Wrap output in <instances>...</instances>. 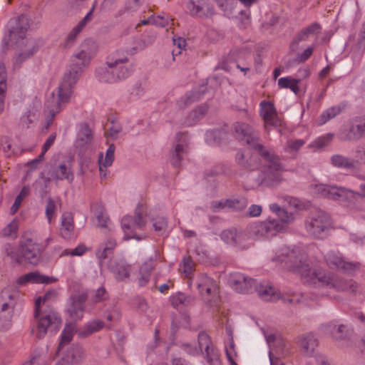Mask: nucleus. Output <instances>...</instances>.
<instances>
[{"mask_svg": "<svg viewBox=\"0 0 365 365\" xmlns=\"http://www.w3.org/2000/svg\"><path fill=\"white\" fill-rule=\"evenodd\" d=\"M274 261L284 262L287 267L299 274L304 283L317 287H335L339 291H356L357 285L352 280H336L330 273L317 267L315 259L309 257L303 250L283 247Z\"/></svg>", "mask_w": 365, "mask_h": 365, "instance_id": "f257e3e1", "label": "nucleus"}, {"mask_svg": "<svg viewBox=\"0 0 365 365\" xmlns=\"http://www.w3.org/2000/svg\"><path fill=\"white\" fill-rule=\"evenodd\" d=\"M91 59L79 51L75 53L71 58L70 68L67 71L58 88V95L53 93L46 102L47 113V125L49 126L56 115L60 113L65 106L68 103L73 94V88L83 69L87 67Z\"/></svg>", "mask_w": 365, "mask_h": 365, "instance_id": "f03ea898", "label": "nucleus"}, {"mask_svg": "<svg viewBox=\"0 0 365 365\" xmlns=\"http://www.w3.org/2000/svg\"><path fill=\"white\" fill-rule=\"evenodd\" d=\"M29 27V19L26 16L21 15L15 20V25L12 26L9 30L10 43L19 46L22 51L16 58L18 63L32 56L38 49L34 46L33 41L26 39V34Z\"/></svg>", "mask_w": 365, "mask_h": 365, "instance_id": "7ed1b4c3", "label": "nucleus"}, {"mask_svg": "<svg viewBox=\"0 0 365 365\" xmlns=\"http://www.w3.org/2000/svg\"><path fill=\"white\" fill-rule=\"evenodd\" d=\"M128 62L127 57H119L118 51L113 53L108 58L106 68H101L97 71L101 81L115 83L129 76L130 71L125 66Z\"/></svg>", "mask_w": 365, "mask_h": 365, "instance_id": "20e7f679", "label": "nucleus"}, {"mask_svg": "<svg viewBox=\"0 0 365 365\" xmlns=\"http://www.w3.org/2000/svg\"><path fill=\"white\" fill-rule=\"evenodd\" d=\"M34 318L36 321V327L32 329V333L38 339L43 338L48 331L58 330L62 323L61 317L53 309L41 311L40 308H35Z\"/></svg>", "mask_w": 365, "mask_h": 365, "instance_id": "39448f33", "label": "nucleus"}, {"mask_svg": "<svg viewBox=\"0 0 365 365\" xmlns=\"http://www.w3.org/2000/svg\"><path fill=\"white\" fill-rule=\"evenodd\" d=\"M11 259L17 264L28 262L36 265L41 260V250L37 243L34 242L31 239H26L21 242L18 250L11 253H7Z\"/></svg>", "mask_w": 365, "mask_h": 365, "instance_id": "423d86ee", "label": "nucleus"}, {"mask_svg": "<svg viewBox=\"0 0 365 365\" xmlns=\"http://www.w3.org/2000/svg\"><path fill=\"white\" fill-rule=\"evenodd\" d=\"M285 230V226L275 219L268 218L265 221L250 224L247 227V235L255 240L264 236H273Z\"/></svg>", "mask_w": 365, "mask_h": 365, "instance_id": "0eeeda50", "label": "nucleus"}, {"mask_svg": "<svg viewBox=\"0 0 365 365\" xmlns=\"http://www.w3.org/2000/svg\"><path fill=\"white\" fill-rule=\"evenodd\" d=\"M330 216L322 210H317L305 221V228L309 234L317 238H322L331 227Z\"/></svg>", "mask_w": 365, "mask_h": 365, "instance_id": "6e6552de", "label": "nucleus"}, {"mask_svg": "<svg viewBox=\"0 0 365 365\" xmlns=\"http://www.w3.org/2000/svg\"><path fill=\"white\" fill-rule=\"evenodd\" d=\"M142 206L137 207L135 212V218L130 216H125L121 220L122 229L125 234V240L136 239L140 240L143 237L137 235L135 230L137 229H142L146 224L145 220L142 217Z\"/></svg>", "mask_w": 365, "mask_h": 365, "instance_id": "1a4fd4ad", "label": "nucleus"}, {"mask_svg": "<svg viewBox=\"0 0 365 365\" xmlns=\"http://www.w3.org/2000/svg\"><path fill=\"white\" fill-rule=\"evenodd\" d=\"M314 192L319 197L334 200H346L354 196V192L342 187L330 186L327 185H316Z\"/></svg>", "mask_w": 365, "mask_h": 365, "instance_id": "9d476101", "label": "nucleus"}, {"mask_svg": "<svg viewBox=\"0 0 365 365\" xmlns=\"http://www.w3.org/2000/svg\"><path fill=\"white\" fill-rule=\"evenodd\" d=\"M195 285L204 299L210 301L218 293V285L216 281L206 274L201 273L197 276Z\"/></svg>", "mask_w": 365, "mask_h": 365, "instance_id": "9b49d317", "label": "nucleus"}, {"mask_svg": "<svg viewBox=\"0 0 365 365\" xmlns=\"http://www.w3.org/2000/svg\"><path fill=\"white\" fill-rule=\"evenodd\" d=\"M259 106V115L264 120L266 129L268 125L273 127L282 125V120L277 115L273 103L263 101L260 103Z\"/></svg>", "mask_w": 365, "mask_h": 365, "instance_id": "f8f14e48", "label": "nucleus"}, {"mask_svg": "<svg viewBox=\"0 0 365 365\" xmlns=\"http://www.w3.org/2000/svg\"><path fill=\"white\" fill-rule=\"evenodd\" d=\"M198 345L201 351L205 349L207 361L210 365H221L218 351L207 334L202 331L198 334Z\"/></svg>", "mask_w": 365, "mask_h": 365, "instance_id": "ddd939ff", "label": "nucleus"}, {"mask_svg": "<svg viewBox=\"0 0 365 365\" xmlns=\"http://www.w3.org/2000/svg\"><path fill=\"white\" fill-rule=\"evenodd\" d=\"M327 265L331 269H340L344 272H351L359 267V263L346 262L339 252L331 251L325 257Z\"/></svg>", "mask_w": 365, "mask_h": 365, "instance_id": "4468645a", "label": "nucleus"}, {"mask_svg": "<svg viewBox=\"0 0 365 365\" xmlns=\"http://www.w3.org/2000/svg\"><path fill=\"white\" fill-rule=\"evenodd\" d=\"M176 143L171 152L170 162L174 166H178L183 155L187 153L188 136L187 133H178L175 135Z\"/></svg>", "mask_w": 365, "mask_h": 365, "instance_id": "2eb2a0df", "label": "nucleus"}, {"mask_svg": "<svg viewBox=\"0 0 365 365\" xmlns=\"http://www.w3.org/2000/svg\"><path fill=\"white\" fill-rule=\"evenodd\" d=\"M235 137L248 145H254L259 141V135L252 128L245 123L237 122L234 124Z\"/></svg>", "mask_w": 365, "mask_h": 365, "instance_id": "dca6fc26", "label": "nucleus"}, {"mask_svg": "<svg viewBox=\"0 0 365 365\" xmlns=\"http://www.w3.org/2000/svg\"><path fill=\"white\" fill-rule=\"evenodd\" d=\"M221 238L227 244L236 245L243 249L247 247L246 240L250 239L247 235V229L244 232H237L236 229L225 230L222 232Z\"/></svg>", "mask_w": 365, "mask_h": 365, "instance_id": "f3484780", "label": "nucleus"}, {"mask_svg": "<svg viewBox=\"0 0 365 365\" xmlns=\"http://www.w3.org/2000/svg\"><path fill=\"white\" fill-rule=\"evenodd\" d=\"M85 354L83 348L79 345H72L68 348L61 361L56 365H76L83 361Z\"/></svg>", "mask_w": 365, "mask_h": 365, "instance_id": "a211bd4d", "label": "nucleus"}, {"mask_svg": "<svg viewBox=\"0 0 365 365\" xmlns=\"http://www.w3.org/2000/svg\"><path fill=\"white\" fill-rule=\"evenodd\" d=\"M230 283L232 287L239 293H248L252 291L254 284V280L247 278L240 273L231 274Z\"/></svg>", "mask_w": 365, "mask_h": 365, "instance_id": "6ab92c4d", "label": "nucleus"}, {"mask_svg": "<svg viewBox=\"0 0 365 365\" xmlns=\"http://www.w3.org/2000/svg\"><path fill=\"white\" fill-rule=\"evenodd\" d=\"M297 344L303 354L311 356L318 346V340L313 334L307 333L299 336Z\"/></svg>", "mask_w": 365, "mask_h": 365, "instance_id": "aec40b11", "label": "nucleus"}, {"mask_svg": "<svg viewBox=\"0 0 365 365\" xmlns=\"http://www.w3.org/2000/svg\"><path fill=\"white\" fill-rule=\"evenodd\" d=\"M187 8L192 16L207 17L214 14V8L205 0H191Z\"/></svg>", "mask_w": 365, "mask_h": 365, "instance_id": "412c9836", "label": "nucleus"}, {"mask_svg": "<svg viewBox=\"0 0 365 365\" xmlns=\"http://www.w3.org/2000/svg\"><path fill=\"white\" fill-rule=\"evenodd\" d=\"M284 171L282 163L267 165L264 171V181L270 186L277 185L283 180L282 173Z\"/></svg>", "mask_w": 365, "mask_h": 365, "instance_id": "4be33fe9", "label": "nucleus"}, {"mask_svg": "<svg viewBox=\"0 0 365 365\" xmlns=\"http://www.w3.org/2000/svg\"><path fill=\"white\" fill-rule=\"evenodd\" d=\"M71 303L68 309L70 317L75 320L82 319L83 316V304L87 299L86 294H78L71 297Z\"/></svg>", "mask_w": 365, "mask_h": 365, "instance_id": "5701e85b", "label": "nucleus"}, {"mask_svg": "<svg viewBox=\"0 0 365 365\" xmlns=\"http://www.w3.org/2000/svg\"><path fill=\"white\" fill-rule=\"evenodd\" d=\"M117 247V242L113 238H108L102 242L96 250V255L102 266L103 260L113 254V251Z\"/></svg>", "mask_w": 365, "mask_h": 365, "instance_id": "b1692460", "label": "nucleus"}, {"mask_svg": "<svg viewBox=\"0 0 365 365\" xmlns=\"http://www.w3.org/2000/svg\"><path fill=\"white\" fill-rule=\"evenodd\" d=\"M91 13L89 12L79 23L74 26L66 37L62 46L63 48H69L73 46L78 35L82 31L90 19Z\"/></svg>", "mask_w": 365, "mask_h": 365, "instance_id": "393cba45", "label": "nucleus"}, {"mask_svg": "<svg viewBox=\"0 0 365 365\" xmlns=\"http://www.w3.org/2000/svg\"><path fill=\"white\" fill-rule=\"evenodd\" d=\"M237 163L242 168L252 170L259 166V158L255 155H251L249 152H240L236 155Z\"/></svg>", "mask_w": 365, "mask_h": 365, "instance_id": "a878e982", "label": "nucleus"}, {"mask_svg": "<svg viewBox=\"0 0 365 365\" xmlns=\"http://www.w3.org/2000/svg\"><path fill=\"white\" fill-rule=\"evenodd\" d=\"M255 289L259 297L264 301L275 302L279 299V292L268 284H259Z\"/></svg>", "mask_w": 365, "mask_h": 365, "instance_id": "bb28decb", "label": "nucleus"}, {"mask_svg": "<svg viewBox=\"0 0 365 365\" xmlns=\"http://www.w3.org/2000/svg\"><path fill=\"white\" fill-rule=\"evenodd\" d=\"M53 281L45 275L40 274L38 272H31L19 277L16 282L19 285H24L29 282L48 284Z\"/></svg>", "mask_w": 365, "mask_h": 365, "instance_id": "cd10ccee", "label": "nucleus"}, {"mask_svg": "<svg viewBox=\"0 0 365 365\" xmlns=\"http://www.w3.org/2000/svg\"><path fill=\"white\" fill-rule=\"evenodd\" d=\"M115 145L113 144H110L106 151V157L103 158V154L101 153L98 158V164H99V171L101 176L104 178L106 176V170L109 166H110L114 160V153H115Z\"/></svg>", "mask_w": 365, "mask_h": 365, "instance_id": "c85d7f7f", "label": "nucleus"}, {"mask_svg": "<svg viewBox=\"0 0 365 365\" xmlns=\"http://www.w3.org/2000/svg\"><path fill=\"white\" fill-rule=\"evenodd\" d=\"M74 224L73 217L71 212H64L61 216V234L65 239H68L71 237L73 232Z\"/></svg>", "mask_w": 365, "mask_h": 365, "instance_id": "c756f323", "label": "nucleus"}, {"mask_svg": "<svg viewBox=\"0 0 365 365\" xmlns=\"http://www.w3.org/2000/svg\"><path fill=\"white\" fill-rule=\"evenodd\" d=\"M253 147L259 151L261 157L269 163L268 165L281 163L279 156L277 155L272 150L267 149L262 144L258 143V142Z\"/></svg>", "mask_w": 365, "mask_h": 365, "instance_id": "7c9ffc66", "label": "nucleus"}, {"mask_svg": "<svg viewBox=\"0 0 365 365\" xmlns=\"http://www.w3.org/2000/svg\"><path fill=\"white\" fill-rule=\"evenodd\" d=\"M110 270L117 280L123 281L129 277L130 267L123 262H119L112 265Z\"/></svg>", "mask_w": 365, "mask_h": 365, "instance_id": "2f4dec72", "label": "nucleus"}, {"mask_svg": "<svg viewBox=\"0 0 365 365\" xmlns=\"http://www.w3.org/2000/svg\"><path fill=\"white\" fill-rule=\"evenodd\" d=\"M333 166L342 169H353L355 168L354 161L342 155H334L331 158Z\"/></svg>", "mask_w": 365, "mask_h": 365, "instance_id": "473e14b6", "label": "nucleus"}, {"mask_svg": "<svg viewBox=\"0 0 365 365\" xmlns=\"http://www.w3.org/2000/svg\"><path fill=\"white\" fill-rule=\"evenodd\" d=\"M171 304L175 308L180 307H187L191 305L195 302V297L192 296H186L183 293H178L170 298Z\"/></svg>", "mask_w": 365, "mask_h": 365, "instance_id": "72a5a7b5", "label": "nucleus"}, {"mask_svg": "<svg viewBox=\"0 0 365 365\" xmlns=\"http://www.w3.org/2000/svg\"><path fill=\"white\" fill-rule=\"evenodd\" d=\"M98 50V45L96 42L91 39L88 38L84 40L80 45L79 51L92 59L96 55Z\"/></svg>", "mask_w": 365, "mask_h": 365, "instance_id": "f704fd0d", "label": "nucleus"}, {"mask_svg": "<svg viewBox=\"0 0 365 365\" xmlns=\"http://www.w3.org/2000/svg\"><path fill=\"white\" fill-rule=\"evenodd\" d=\"M92 130L87 124L81 125L78 133L76 143L78 146H83L92 140Z\"/></svg>", "mask_w": 365, "mask_h": 365, "instance_id": "c9c22d12", "label": "nucleus"}, {"mask_svg": "<svg viewBox=\"0 0 365 365\" xmlns=\"http://www.w3.org/2000/svg\"><path fill=\"white\" fill-rule=\"evenodd\" d=\"M300 80L292 77H283L278 80V86L282 88H289L295 94L299 92Z\"/></svg>", "mask_w": 365, "mask_h": 365, "instance_id": "e433bc0d", "label": "nucleus"}, {"mask_svg": "<svg viewBox=\"0 0 365 365\" xmlns=\"http://www.w3.org/2000/svg\"><path fill=\"white\" fill-rule=\"evenodd\" d=\"M104 327V322L100 319H96L89 322L81 331L80 334L83 336H88L95 332L102 329Z\"/></svg>", "mask_w": 365, "mask_h": 365, "instance_id": "4c0bfd02", "label": "nucleus"}, {"mask_svg": "<svg viewBox=\"0 0 365 365\" xmlns=\"http://www.w3.org/2000/svg\"><path fill=\"white\" fill-rule=\"evenodd\" d=\"M55 179L56 180H66L69 182H71L73 180V174L71 170V168L65 164L59 165V167L55 171Z\"/></svg>", "mask_w": 365, "mask_h": 365, "instance_id": "58836bf2", "label": "nucleus"}, {"mask_svg": "<svg viewBox=\"0 0 365 365\" xmlns=\"http://www.w3.org/2000/svg\"><path fill=\"white\" fill-rule=\"evenodd\" d=\"M365 132V121H361L358 124L352 125L347 134L348 140L357 139L362 136Z\"/></svg>", "mask_w": 365, "mask_h": 365, "instance_id": "ea45409f", "label": "nucleus"}, {"mask_svg": "<svg viewBox=\"0 0 365 365\" xmlns=\"http://www.w3.org/2000/svg\"><path fill=\"white\" fill-rule=\"evenodd\" d=\"M328 329L335 339H342L348 331L345 325H336L335 323H330L328 325Z\"/></svg>", "mask_w": 365, "mask_h": 365, "instance_id": "a19ab883", "label": "nucleus"}, {"mask_svg": "<svg viewBox=\"0 0 365 365\" xmlns=\"http://www.w3.org/2000/svg\"><path fill=\"white\" fill-rule=\"evenodd\" d=\"M208 107L202 105L193 110L189 115V124L191 125L201 119L207 112Z\"/></svg>", "mask_w": 365, "mask_h": 365, "instance_id": "79ce46f5", "label": "nucleus"}, {"mask_svg": "<svg viewBox=\"0 0 365 365\" xmlns=\"http://www.w3.org/2000/svg\"><path fill=\"white\" fill-rule=\"evenodd\" d=\"M194 269V262L191 257H184L182 262L180 264V272L185 274L186 277H190Z\"/></svg>", "mask_w": 365, "mask_h": 365, "instance_id": "37998d69", "label": "nucleus"}, {"mask_svg": "<svg viewBox=\"0 0 365 365\" xmlns=\"http://www.w3.org/2000/svg\"><path fill=\"white\" fill-rule=\"evenodd\" d=\"M74 329L75 327L72 324H67L65 327L61 334V340L58 351H59L64 344H66L71 341L74 332Z\"/></svg>", "mask_w": 365, "mask_h": 365, "instance_id": "c03bdc74", "label": "nucleus"}, {"mask_svg": "<svg viewBox=\"0 0 365 365\" xmlns=\"http://www.w3.org/2000/svg\"><path fill=\"white\" fill-rule=\"evenodd\" d=\"M96 217L99 227L111 231V228L108 225L109 218L105 212V209L101 205H99L98 210L96 212Z\"/></svg>", "mask_w": 365, "mask_h": 365, "instance_id": "a18cd8bd", "label": "nucleus"}, {"mask_svg": "<svg viewBox=\"0 0 365 365\" xmlns=\"http://www.w3.org/2000/svg\"><path fill=\"white\" fill-rule=\"evenodd\" d=\"M304 140L300 139L288 140L284 148V150L290 154L295 155L304 145Z\"/></svg>", "mask_w": 365, "mask_h": 365, "instance_id": "49530a36", "label": "nucleus"}, {"mask_svg": "<svg viewBox=\"0 0 365 365\" xmlns=\"http://www.w3.org/2000/svg\"><path fill=\"white\" fill-rule=\"evenodd\" d=\"M29 193V187L28 186H25L22 188L19 195L16 197L15 201L13 205L11 207V213L12 215L15 214L19 210L23 200L26 197Z\"/></svg>", "mask_w": 365, "mask_h": 365, "instance_id": "de8ad7c7", "label": "nucleus"}, {"mask_svg": "<svg viewBox=\"0 0 365 365\" xmlns=\"http://www.w3.org/2000/svg\"><path fill=\"white\" fill-rule=\"evenodd\" d=\"M341 112L338 106H333L324 110L320 116V123L324 124L330 119L334 118Z\"/></svg>", "mask_w": 365, "mask_h": 365, "instance_id": "09e8293b", "label": "nucleus"}, {"mask_svg": "<svg viewBox=\"0 0 365 365\" xmlns=\"http://www.w3.org/2000/svg\"><path fill=\"white\" fill-rule=\"evenodd\" d=\"M57 297V292L55 290H50L45 293L43 297H39L35 302V308H40L41 304L53 301Z\"/></svg>", "mask_w": 365, "mask_h": 365, "instance_id": "8fccbe9b", "label": "nucleus"}, {"mask_svg": "<svg viewBox=\"0 0 365 365\" xmlns=\"http://www.w3.org/2000/svg\"><path fill=\"white\" fill-rule=\"evenodd\" d=\"M333 138V135L327 134L325 135L319 137L313 141L309 145V148H322L330 143Z\"/></svg>", "mask_w": 365, "mask_h": 365, "instance_id": "3c124183", "label": "nucleus"}, {"mask_svg": "<svg viewBox=\"0 0 365 365\" xmlns=\"http://www.w3.org/2000/svg\"><path fill=\"white\" fill-rule=\"evenodd\" d=\"M56 210V203L51 197H49L47 200V204H46V210H45L46 216L48 223H51L52 219L55 217Z\"/></svg>", "mask_w": 365, "mask_h": 365, "instance_id": "603ef678", "label": "nucleus"}, {"mask_svg": "<svg viewBox=\"0 0 365 365\" xmlns=\"http://www.w3.org/2000/svg\"><path fill=\"white\" fill-rule=\"evenodd\" d=\"M228 207L234 208L235 210H244L247 205V200L245 197H241L239 199H228L227 202Z\"/></svg>", "mask_w": 365, "mask_h": 365, "instance_id": "864d4df0", "label": "nucleus"}, {"mask_svg": "<svg viewBox=\"0 0 365 365\" xmlns=\"http://www.w3.org/2000/svg\"><path fill=\"white\" fill-rule=\"evenodd\" d=\"M108 293L104 287H101L96 291L94 295L91 298V300L94 303H100L108 299Z\"/></svg>", "mask_w": 365, "mask_h": 365, "instance_id": "5fc2aeb1", "label": "nucleus"}, {"mask_svg": "<svg viewBox=\"0 0 365 365\" xmlns=\"http://www.w3.org/2000/svg\"><path fill=\"white\" fill-rule=\"evenodd\" d=\"M86 251V247L83 245H80L77 246L75 249L73 250H64L63 252L61 254V256H67L71 255L72 257L74 256H81L83 255Z\"/></svg>", "mask_w": 365, "mask_h": 365, "instance_id": "6e6d98bb", "label": "nucleus"}, {"mask_svg": "<svg viewBox=\"0 0 365 365\" xmlns=\"http://www.w3.org/2000/svg\"><path fill=\"white\" fill-rule=\"evenodd\" d=\"M12 307L6 302L1 305L0 309V319L9 321L11 318Z\"/></svg>", "mask_w": 365, "mask_h": 365, "instance_id": "4d7b16f0", "label": "nucleus"}, {"mask_svg": "<svg viewBox=\"0 0 365 365\" xmlns=\"http://www.w3.org/2000/svg\"><path fill=\"white\" fill-rule=\"evenodd\" d=\"M167 226V221L164 217L157 218L153 223L154 230L158 235L163 234V232L166 230Z\"/></svg>", "mask_w": 365, "mask_h": 365, "instance_id": "13d9d810", "label": "nucleus"}, {"mask_svg": "<svg viewBox=\"0 0 365 365\" xmlns=\"http://www.w3.org/2000/svg\"><path fill=\"white\" fill-rule=\"evenodd\" d=\"M18 221L16 220H12L2 231L4 236H11L16 233L18 229Z\"/></svg>", "mask_w": 365, "mask_h": 365, "instance_id": "bf43d9fd", "label": "nucleus"}, {"mask_svg": "<svg viewBox=\"0 0 365 365\" xmlns=\"http://www.w3.org/2000/svg\"><path fill=\"white\" fill-rule=\"evenodd\" d=\"M322 27L318 23H313L310 26L304 29V31L308 36L317 35L320 33Z\"/></svg>", "mask_w": 365, "mask_h": 365, "instance_id": "052dcab7", "label": "nucleus"}, {"mask_svg": "<svg viewBox=\"0 0 365 365\" xmlns=\"http://www.w3.org/2000/svg\"><path fill=\"white\" fill-rule=\"evenodd\" d=\"M277 215L280 219L279 222L280 223H282L285 227V224H288L292 222V220H294L293 217L289 215V213L284 209L282 210H280L279 213H278Z\"/></svg>", "mask_w": 365, "mask_h": 365, "instance_id": "680f3d73", "label": "nucleus"}, {"mask_svg": "<svg viewBox=\"0 0 365 365\" xmlns=\"http://www.w3.org/2000/svg\"><path fill=\"white\" fill-rule=\"evenodd\" d=\"M56 134L53 133L46 140V141L45 142V143L43 144V145L42 147L41 158H43L45 153L47 152V150L49 149V148L53 145V143L56 139Z\"/></svg>", "mask_w": 365, "mask_h": 365, "instance_id": "e2e57ef3", "label": "nucleus"}, {"mask_svg": "<svg viewBox=\"0 0 365 365\" xmlns=\"http://www.w3.org/2000/svg\"><path fill=\"white\" fill-rule=\"evenodd\" d=\"M262 211V206L258 205H252L248 209V216L250 217H259Z\"/></svg>", "mask_w": 365, "mask_h": 365, "instance_id": "0e129e2a", "label": "nucleus"}, {"mask_svg": "<svg viewBox=\"0 0 365 365\" xmlns=\"http://www.w3.org/2000/svg\"><path fill=\"white\" fill-rule=\"evenodd\" d=\"M227 202L228 199L221 201H214L211 204V209L213 212H217L226 207H228Z\"/></svg>", "mask_w": 365, "mask_h": 365, "instance_id": "69168bd1", "label": "nucleus"}, {"mask_svg": "<svg viewBox=\"0 0 365 365\" xmlns=\"http://www.w3.org/2000/svg\"><path fill=\"white\" fill-rule=\"evenodd\" d=\"M313 53V48L308 47L303 53H299L297 56V59L299 62H304L310 58Z\"/></svg>", "mask_w": 365, "mask_h": 365, "instance_id": "338daca9", "label": "nucleus"}, {"mask_svg": "<svg viewBox=\"0 0 365 365\" xmlns=\"http://www.w3.org/2000/svg\"><path fill=\"white\" fill-rule=\"evenodd\" d=\"M135 305L141 312H145L148 309V304L145 299L138 297L135 299Z\"/></svg>", "mask_w": 365, "mask_h": 365, "instance_id": "774afa93", "label": "nucleus"}]
</instances>
